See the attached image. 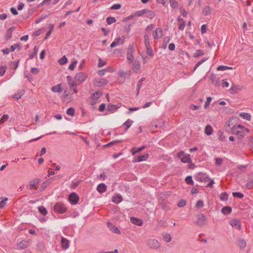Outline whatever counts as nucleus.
Instances as JSON below:
<instances>
[{"mask_svg":"<svg viewBox=\"0 0 253 253\" xmlns=\"http://www.w3.org/2000/svg\"><path fill=\"white\" fill-rule=\"evenodd\" d=\"M51 90L53 92H60L62 91V87L61 84H57L56 85L53 86Z\"/></svg>","mask_w":253,"mask_h":253,"instance_id":"b1692460","label":"nucleus"},{"mask_svg":"<svg viewBox=\"0 0 253 253\" xmlns=\"http://www.w3.org/2000/svg\"><path fill=\"white\" fill-rule=\"evenodd\" d=\"M147 12V9H142L139 11H136L135 13H133L131 15V17H133L135 16H140L144 14H145Z\"/></svg>","mask_w":253,"mask_h":253,"instance_id":"412c9836","label":"nucleus"},{"mask_svg":"<svg viewBox=\"0 0 253 253\" xmlns=\"http://www.w3.org/2000/svg\"><path fill=\"white\" fill-rule=\"evenodd\" d=\"M147 246L151 249L158 250L161 247L160 242L156 239L149 238L146 240Z\"/></svg>","mask_w":253,"mask_h":253,"instance_id":"f257e3e1","label":"nucleus"},{"mask_svg":"<svg viewBox=\"0 0 253 253\" xmlns=\"http://www.w3.org/2000/svg\"><path fill=\"white\" fill-rule=\"evenodd\" d=\"M203 12L205 16L210 15L211 13V8L209 6H206L203 9Z\"/></svg>","mask_w":253,"mask_h":253,"instance_id":"cd10ccee","label":"nucleus"},{"mask_svg":"<svg viewBox=\"0 0 253 253\" xmlns=\"http://www.w3.org/2000/svg\"><path fill=\"white\" fill-rule=\"evenodd\" d=\"M7 200L8 199L7 198H4L2 201L0 202V209L3 208L5 206L6 202Z\"/></svg>","mask_w":253,"mask_h":253,"instance_id":"bf43d9fd","label":"nucleus"},{"mask_svg":"<svg viewBox=\"0 0 253 253\" xmlns=\"http://www.w3.org/2000/svg\"><path fill=\"white\" fill-rule=\"evenodd\" d=\"M164 239L165 242L167 243H169L171 240V237L169 234H166L164 238Z\"/></svg>","mask_w":253,"mask_h":253,"instance_id":"052dcab7","label":"nucleus"},{"mask_svg":"<svg viewBox=\"0 0 253 253\" xmlns=\"http://www.w3.org/2000/svg\"><path fill=\"white\" fill-rule=\"evenodd\" d=\"M221 211L224 214L227 215L231 212L232 208L230 207L226 206L222 209Z\"/></svg>","mask_w":253,"mask_h":253,"instance_id":"a878e982","label":"nucleus"},{"mask_svg":"<svg viewBox=\"0 0 253 253\" xmlns=\"http://www.w3.org/2000/svg\"><path fill=\"white\" fill-rule=\"evenodd\" d=\"M230 224L232 227L236 228L238 230H240L241 222L239 220L235 219L232 220L230 221Z\"/></svg>","mask_w":253,"mask_h":253,"instance_id":"4468645a","label":"nucleus"},{"mask_svg":"<svg viewBox=\"0 0 253 253\" xmlns=\"http://www.w3.org/2000/svg\"><path fill=\"white\" fill-rule=\"evenodd\" d=\"M93 83L95 86L100 87L107 84L108 81L105 79L97 78L94 80Z\"/></svg>","mask_w":253,"mask_h":253,"instance_id":"0eeeda50","label":"nucleus"},{"mask_svg":"<svg viewBox=\"0 0 253 253\" xmlns=\"http://www.w3.org/2000/svg\"><path fill=\"white\" fill-rule=\"evenodd\" d=\"M106 64V61H103L100 58L98 60V67H101L104 66Z\"/></svg>","mask_w":253,"mask_h":253,"instance_id":"680f3d73","label":"nucleus"},{"mask_svg":"<svg viewBox=\"0 0 253 253\" xmlns=\"http://www.w3.org/2000/svg\"><path fill=\"white\" fill-rule=\"evenodd\" d=\"M208 57H207V58H204L203 59L199 61V62H198L196 65H195V67L194 68V69H193V72H195V70H196V69L200 66L203 63H204V62H205L206 61H207L208 59Z\"/></svg>","mask_w":253,"mask_h":253,"instance_id":"473e14b6","label":"nucleus"},{"mask_svg":"<svg viewBox=\"0 0 253 253\" xmlns=\"http://www.w3.org/2000/svg\"><path fill=\"white\" fill-rule=\"evenodd\" d=\"M80 182L81 180H78L75 182H73L70 186V188L73 189H75L80 184Z\"/></svg>","mask_w":253,"mask_h":253,"instance_id":"8fccbe9b","label":"nucleus"},{"mask_svg":"<svg viewBox=\"0 0 253 253\" xmlns=\"http://www.w3.org/2000/svg\"><path fill=\"white\" fill-rule=\"evenodd\" d=\"M213 132V128L211 125H208L206 126L205 133L207 135H211Z\"/></svg>","mask_w":253,"mask_h":253,"instance_id":"393cba45","label":"nucleus"},{"mask_svg":"<svg viewBox=\"0 0 253 253\" xmlns=\"http://www.w3.org/2000/svg\"><path fill=\"white\" fill-rule=\"evenodd\" d=\"M66 113L69 116H74L75 115V109L73 107L68 108L66 111Z\"/></svg>","mask_w":253,"mask_h":253,"instance_id":"4c0bfd02","label":"nucleus"},{"mask_svg":"<svg viewBox=\"0 0 253 253\" xmlns=\"http://www.w3.org/2000/svg\"><path fill=\"white\" fill-rule=\"evenodd\" d=\"M124 40L121 39L120 37L117 38L112 42L110 45L111 47H114L118 45L119 43L123 44Z\"/></svg>","mask_w":253,"mask_h":253,"instance_id":"a211bd4d","label":"nucleus"},{"mask_svg":"<svg viewBox=\"0 0 253 253\" xmlns=\"http://www.w3.org/2000/svg\"><path fill=\"white\" fill-rule=\"evenodd\" d=\"M145 14H147L146 17L150 19L153 18L155 16V14L154 12L148 9H147V12Z\"/></svg>","mask_w":253,"mask_h":253,"instance_id":"f704fd0d","label":"nucleus"},{"mask_svg":"<svg viewBox=\"0 0 253 253\" xmlns=\"http://www.w3.org/2000/svg\"><path fill=\"white\" fill-rule=\"evenodd\" d=\"M61 246L63 250H66L69 247V240L65 238L62 237L61 239Z\"/></svg>","mask_w":253,"mask_h":253,"instance_id":"dca6fc26","label":"nucleus"},{"mask_svg":"<svg viewBox=\"0 0 253 253\" xmlns=\"http://www.w3.org/2000/svg\"><path fill=\"white\" fill-rule=\"evenodd\" d=\"M134 46L133 44H130L128 45L127 50V55L126 58L129 63H131L133 62L134 59V57L132 55V53L134 51Z\"/></svg>","mask_w":253,"mask_h":253,"instance_id":"20e7f679","label":"nucleus"},{"mask_svg":"<svg viewBox=\"0 0 253 253\" xmlns=\"http://www.w3.org/2000/svg\"><path fill=\"white\" fill-rule=\"evenodd\" d=\"M23 94L24 93L22 92V91H21V92H19L17 93H15V94H14L13 96V97L14 98H16L17 99H19L21 98V97L23 96Z\"/></svg>","mask_w":253,"mask_h":253,"instance_id":"4d7b16f0","label":"nucleus"},{"mask_svg":"<svg viewBox=\"0 0 253 253\" xmlns=\"http://www.w3.org/2000/svg\"><path fill=\"white\" fill-rule=\"evenodd\" d=\"M204 202L202 200H199L196 204V207L199 209L204 207Z\"/></svg>","mask_w":253,"mask_h":253,"instance_id":"603ef678","label":"nucleus"},{"mask_svg":"<svg viewBox=\"0 0 253 253\" xmlns=\"http://www.w3.org/2000/svg\"><path fill=\"white\" fill-rule=\"evenodd\" d=\"M101 92L96 91L91 95V97L96 100L101 97Z\"/></svg>","mask_w":253,"mask_h":253,"instance_id":"72a5a7b5","label":"nucleus"},{"mask_svg":"<svg viewBox=\"0 0 253 253\" xmlns=\"http://www.w3.org/2000/svg\"><path fill=\"white\" fill-rule=\"evenodd\" d=\"M246 187L248 189H249L253 188V179L247 182L246 184Z\"/></svg>","mask_w":253,"mask_h":253,"instance_id":"69168bd1","label":"nucleus"},{"mask_svg":"<svg viewBox=\"0 0 253 253\" xmlns=\"http://www.w3.org/2000/svg\"><path fill=\"white\" fill-rule=\"evenodd\" d=\"M78 63V61L77 60L74 61L69 66V69L71 70H74L75 67L76 66Z\"/></svg>","mask_w":253,"mask_h":253,"instance_id":"3c124183","label":"nucleus"},{"mask_svg":"<svg viewBox=\"0 0 253 253\" xmlns=\"http://www.w3.org/2000/svg\"><path fill=\"white\" fill-rule=\"evenodd\" d=\"M212 83L215 85V86H218L220 85V81L219 79L215 77H213L211 78Z\"/></svg>","mask_w":253,"mask_h":253,"instance_id":"2f4dec72","label":"nucleus"},{"mask_svg":"<svg viewBox=\"0 0 253 253\" xmlns=\"http://www.w3.org/2000/svg\"><path fill=\"white\" fill-rule=\"evenodd\" d=\"M116 21V20L114 17H108L106 19V22L108 25H110L112 23H115Z\"/></svg>","mask_w":253,"mask_h":253,"instance_id":"ea45409f","label":"nucleus"},{"mask_svg":"<svg viewBox=\"0 0 253 253\" xmlns=\"http://www.w3.org/2000/svg\"><path fill=\"white\" fill-rule=\"evenodd\" d=\"M96 189L99 193H103L106 191L107 186L104 183H102L98 185Z\"/></svg>","mask_w":253,"mask_h":253,"instance_id":"f3484780","label":"nucleus"},{"mask_svg":"<svg viewBox=\"0 0 253 253\" xmlns=\"http://www.w3.org/2000/svg\"><path fill=\"white\" fill-rule=\"evenodd\" d=\"M145 148V146H142L140 148L133 147L131 150V152L132 155H134L136 153L140 152Z\"/></svg>","mask_w":253,"mask_h":253,"instance_id":"bb28decb","label":"nucleus"},{"mask_svg":"<svg viewBox=\"0 0 253 253\" xmlns=\"http://www.w3.org/2000/svg\"><path fill=\"white\" fill-rule=\"evenodd\" d=\"M28 242L26 241H21L18 244V248L20 249H24L27 248Z\"/></svg>","mask_w":253,"mask_h":253,"instance_id":"4be33fe9","label":"nucleus"},{"mask_svg":"<svg viewBox=\"0 0 253 253\" xmlns=\"http://www.w3.org/2000/svg\"><path fill=\"white\" fill-rule=\"evenodd\" d=\"M68 59L65 56H63L61 58L58 60V63L60 65H64L67 63Z\"/></svg>","mask_w":253,"mask_h":253,"instance_id":"58836bf2","label":"nucleus"},{"mask_svg":"<svg viewBox=\"0 0 253 253\" xmlns=\"http://www.w3.org/2000/svg\"><path fill=\"white\" fill-rule=\"evenodd\" d=\"M40 181H41V180H40V179H39V178H36L33 180L30 181L29 182V188L31 189H33L37 190V185L40 183Z\"/></svg>","mask_w":253,"mask_h":253,"instance_id":"9d476101","label":"nucleus"},{"mask_svg":"<svg viewBox=\"0 0 253 253\" xmlns=\"http://www.w3.org/2000/svg\"><path fill=\"white\" fill-rule=\"evenodd\" d=\"M108 227L110 229V230L112 231L113 233H115L117 234H121V233L120 230L113 223L108 222Z\"/></svg>","mask_w":253,"mask_h":253,"instance_id":"f8f14e48","label":"nucleus"},{"mask_svg":"<svg viewBox=\"0 0 253 253\" xmlns=\"http://www.w3.org/2000/svg\"><path fill=\"white\" fill-rule=\"evenodd\" d=\"M204 54V52L200 49H198L196 51V52L194 54V57H198Z\"/></svg>","mask_w":253,"mask_h":253,"instance_id":"a18cd8bd","label":"nucleus"},{"mask_svg":"<svg viewBox=\"0 0 253 253\" xmlns=\"http://www.w3.org/2000/svg\"><path fill=\"white\" fill-rule=\"evenodd\" d=\"M228 198V195L226 192L222 193L220 195V199L221 201H226Z\"/></svg>","mask_w":253,"mask_h":253,"instance_id":"a19ab883","label":"nucleus"},{"mask_svg":"<svg viewBox=\"0 0 253 253\" xmlns=\"http://www.w3.org/2000/svg\"><path fill=\"white\" fill-rule=\"evenodd\" d=\"M123 200V198L121 195H118L116 197H113L112 201L113 203L116 204H119Z\"/></svg>","mask_w":253,"mask_h":253,"instance_id":"5701e85b","label":"nucleus"},{"mask_svg":"<svg viewBox=\"0 0 253 253\" xmlns=\"http://www.w3.org/2000/svg\"><path fill=\"white\" fill-rule=\"evenodd\" d=\"M239 246L241 248H245L246 246V242L244 239L240 240L239 242Z\"/></svg>","mask_w":253,"mask_h":253,"instance_id":"864d4df0","label":"nucleus"},{"mask_svg":"<svg viewBox=\"0 0 253 253\" xmlns=\"http://www.w3.org/2000/svg\"><path fill=\"white\" fill-rule=\"evenodd\" d=\"M133 123V122L132 120L128 119L126 122H125L123 124V126H125L126 127V131L128 129V128L131 126Z\"/></svg>","mask_w":253,"mask_h":253,"instance_id":"c756f323","label":"nucleus"},{"mask_svg":"<svg viewBox=\"0 0 253 253\" xmlns=\"http://www.w3.org/2000/svg\"><path fill=\"white\" fill-rule=\"evenodd\" d=\"M141 66L139 61H135L132 66V70L136 73H140Z\"/></svg>","mask_w":253,"mask_h":253,"instance_id":"ddd939ff","label":"nucleus"},{"mask_svg":"<svg viewBox=\"0 0 253 253\" xmlns=\"http://www.w3.org/2000/svg\"><path fill=\"white\" fill-rule=\"evenodd\" d=\"M232 195L234 197H238L239 198H243L244 197V194L240 192H233Z\"/></svg>","mask_w":253,"mask_h":253,"instance_id":"49530a36","label":"nucleus"},{"mask_svg":"<svg viewBox=\"0 0 253 253\" xmlns=\"http://www.w3.org/2000/svg\"><path fill=\"white\" fill-rule=\"evenodd\" d=\"M154 39H159L163 36V30L160 28H157L153 33Z\"/></svg>","mask_w":253,"mask_h":253,"instance_id":"9b49d317","label":"nucleus"},{"mask_svg":"<svg viewBox=\"0 0 253 253\" xmlns=\"http://www.w3.org/2000/svg\"><path fill=\"white\" fill-rule=\"evenodd\" d=\"M207 223L206 216L202 213L198 214L197 223L200 226H204Z\"/></svg>","mask_w":253,"mask_h":253,"instance_id":"39448f33","label":"nucleus"},{"mask_svg":"<svg viewBox=\"0 0 253 253\" xmlns=\"http://www.w3.org/2000/svg\"><path fill=\"white\" fill-rule=\"evenodd\" d=\"M69 200L72 205H76L79 200V197L75 192L71 193L69 196Z\"/></svg>","mask_w":253,"mask_h":253,"instance_id":"6e6552de","label":"nucleus"},{"mask_svg":"<svg viewBox=\"0 0 253 253\" xmlns=\"http://www.w3.org/2000/svg\"><path fill=\"white\" fill-rule=\"evenodd\" d=\"M108 71V69L107 68L103 70H99L98 72V74L100 76H103L105 75V72Z\"/></svg>","mask_w":253,"mask_h":253,"instance_id":"774afa93","label":"nucleus"},{"mask_svg":"<svg viewBox=\"0 0 253 253\" xmlns=\"http://www.w3.org/2000/svg\"><path fill=\"white\" fill-rule=\"evenodd\" d=\"M6 69V66L4 65L3 66L0 67V76H2L5 73Z\"/></svg>","mask_w":253,"mask_h":253,"instance_id":"5fc2aeb1","label":"nucleus"},{"mask_svg":"<svg viewBox=\"0 0 253 253\" xmlns=\"http://www.w3.org/2000/svg\"><path fill=\"white\" fill-rule=\"evenodd\" d=\"M11 36L12 33L10 31H9V30H7L4 36V39L5 41H9L11 38Z\"/></svg>","mask_w":253,"mask_h":253,"instance_id":"e433bc0d","label":"nucleus"},{"mask_svg":"<svg viewBox=\"0 0 253 253\" xmlns=\"http://www.w3.org/2000/svg\"><path fill=\"white\" fill-rule=\"evenodd\" d=\"M177 157L182 163H190L191 159L189 154H185L184 151H180L177 154Z\"/></svg>","mask_w":253,"mask_h":253,"instance_id":"7ed1b4c3","label":"nucleus"},{"mask_svg":"<svg viewBox=\"0 0 253 253\" xmlns=\"http://www.w3.org/2000/svg\"><path fill=\"white\" fill-rule=\"evenodd\" d=\"M121 107V105L119 104L117 105H113V104H109L107 106V110L112 112H115L118 109H119Z\"/></svg>","mask_w":253,"mask_h":253,"instance_id":"6ab92c4d","label":"nucleus"},{"mask_svg":"<svg viewBox=\"0 0 253 253\" xmlns=\"http://www.w3.org/2000/svg\"><path fill=\"white\" fill-rule=\"evenodd\" d=\"M222 86L223 87H227L229 86V83L227 82L226 79H223L222 81Z\"/></svg>","mask_w":253,"mask_h":253,"instance_id":"338daca9","label":"nucleus"},{"mask_svg":"<svg viewBox=\"0 0 253 253\" xmlns=\"http://www.w3.org/2000/svg\"><path fill=\"white\" fill-rule=\"evenodd\" d=\"M130 220L132 223L137 226H141L143 223V221L141 219L136 218L135 217H130Z\"/></svg>","mask_w":253,"mask_h":253,"instance_id":"2eb2a0df","label":"nucleus"},{"mask_svg":"<svg viewBox=\"0 0 253 253\" xmlns=\"http://www.w3.org/2000/svg\"><path fill=\"white\" fill-rule=\"evenodd\" d=\"M186 201L183 199H181L178 202L177 206L178 207H183L186 205Z\"/></svg>","mask_w":253,"mask_h":253,"instance_id":"6e6d98bb","label":"nucleus"},{"mask_svg":"<svg viewBox=\"0 0 253 253\" xmlns=\"http://www.w3.org/2000/svg\"><path fill=\"white\" fill-rule=\"evenodd\" d=\"M86 78L87 76L86 74L84 72H79L77 73L75 77V80L80 83L85 81Z\"/></svg>","mask_w":253,"mask_h":253,"instance_id":"1a4fd4ad","label":"nucleus"},{"mask_svg":"<svg viewBox=\"0 0 253 253\" xmlns=\"http://www.w3.org/2000/svg\"><path fill=\"white\" fill-rule=\"evenodd\" d=\"M185 182L187 184L189 185H193L194 182L192 180V177L191 176H188L185 178Z\"/></svg>","mask_w":253,"mask_h":253,"instance_id":"37998d69","label":"nucleus"},{"mask_svg":"<svg viewBox=\"0 0 253 253\" xmlns=\"http://www.w3.org/2000/svg\"><path fill=\"white\" fill-rule=\"evenodd\" d=\"M19 61V60H18L15 62H11L10 63L11 67L13 68L14 70H16L18 67Z\"/></svg>","mask_w":253,"mask_h":253,"instance_id":"79ce46f5","label":"nucleus"},{"mask_svg":"<svg viewBox=\"0 0 253 253\" xmlns=\"http://www.w3.org/2000/svg\"><path fill=\"white\" fill-rule=\"evenodd\" d=\"M233 69V68L231 67L226 66H224V65H220V66H219L217 68V70L218 71H225V70H226L228 69Z\"/></svg>","mask_w":253,"mask_h":253,"instance_id":"c9c22d12","label":"nucleus"},{"mask_svg":"<svg viewBox=\"0 0 253 253\" xmlns=\"http://www.w3.org/2000/svg\"><path fill=\"white\" fill-rule=\"evenodd\" d=\"M237 89L238 86L236 85L233 84L231 88L229 89V91L230 93H233V92H235Z\"/></svg>","mask_w":253,"mask_h":253,"instance_id":"0e129e2a","label":"nucleus"},{"mask_svg":"<svg viewBox=\"0 0 253 253\" xmlns=\"http://www.w3.org/2000/svg\"><path fill=\"white\" fill-rule=\"evenodd\" d=\"M195 179L199 182H207L209 178L206 173L203 172H199L195 176Z\"/></svg>","mask_w":253,"mask_h":253,"instance_id":"423d86ee","label":"nucleus"},{"mask_svg":"<svg viewBox=\"0 0 253 253\" xmlns=\"http://www.w3.org/2000/svg\"><path fill=\"white\" fill-rule=\"evenodd\" d=\"M148 158V155H143L141 156H139L137 158V159L135 160H133V163H136V162H140L142 161H144L147 160V159Z\"/></svg>","mask_w":253,"mask_h":253,"instance_id":"aec40b11","label":"nucleus"},{"mask_svg":"<svg viewBox=\"0 0 253 253\" xmlns=\"http://www.w3.org/2000/svg\"><path fill=\"white\" fill-rule=\"evenodd\" d=\"M214 160H215V164L217 166L221 165L223 162V159L221 158L216 157L214 159Z\"/></svg>","mask_w":253,"mask_h":253,"instance_id":"de8ad7c7","label":"nucleus"},{"mask_svg":"<svg viewBox=\"0 0 253 253\" xmlns=\"http://www.w3.org/2000/svg\"><path fill=\"white\" fill-rule=\"evenodd\" d=\"M211 100H212V98H211V97H208L207 98V101H206V102H205V105H204V107H205V108H206L207 107H208L209 106V105H210V102H211Z\"/></svg>","mask_w":253,"mask_h":253,"instance_id":"e2e57ef3","label":"nucleus"},{"mask_svg":"<svg viewBox=\"0 0 253 253\" xmlns=\"http://www.w3.org/2000/svg\"><path fill=\"white\" fill-rule=\"evenodd\" d=\"M240 116L242 117V118L250 121L251 118V116L250 114L247 113H241L240 114Z\"/></svg>","mask_w":253,"mask_h":253,"instance_id":"c85d7f7f","label":"nucleus"},{"mask_svg":"<svg viewBox=\"0 0 253 253\" xmlns=\"http://www.w3.org/2000/svg\"><path fill=\"white\" fill-rule=\"evenodd\" d=\"M9 118V116L7 114L3 115L2 117L0 119V125L3 123L5 121H6Z\"/></svg>","mask_w":253,"mask_h":253,"instance_id":"09e8293b","label":"nucleus"},{"mask_svg":"<svg viewBox=\"0 0 253 253\" xmlns=\"http://www.w3.org/2000/svg\"><path fill=\"white\" fill-rule=\"evenodd\" d=\"M170 6L173 8H176L178 6L177 2L175 0H169Z\"/></svg>","mask_w":253,"mask_h":253,"instance_id":"c03bdc74","label":"nucleus"},{"mask_svg":"<svg viewBox=\"0 0 253 253\" xmlns=\"http://www.w3.org/2000/svg\"><path fill=\"white\" fill-rule=\"evenodd\" d=\"M39 212L43 215H46L47 214V211L45 208L43 206L38 207Z\"/></svg>","mask_w":253,"mask_h":253,"instance_id":"7c9ffc66","label":"nucleus"},{"mask_svg":"<svg viewBox=\"0 0 253 253\" xmlns=\"http://www.w3.org/2000/svg\"><path fill=\"white\" fill-rule=\"evenodd\" d=\"M16 48H18L19 49H21V46L19 44H14V45H12L10 47V51H14Z\"/></svg>","mask_w":253,"mask_h":253,"instance_id":"13d9d810","label":"nucleus"},{"mask_svg":"<svg viewBox=\"0 0 253 253\" xmlns=\"http://www.w3.org/2000/svg\"><path fill=\"white\" fill-rule=\"evenodd\" d=\"M54 211L60 214H63L66 212L67 209L65 205L62 203H56L53 207Z\"/></svg>","mask_w":253,"mask_h":253,"instance_id":"f03ea898","label":"nucleus"}]
</instances>
